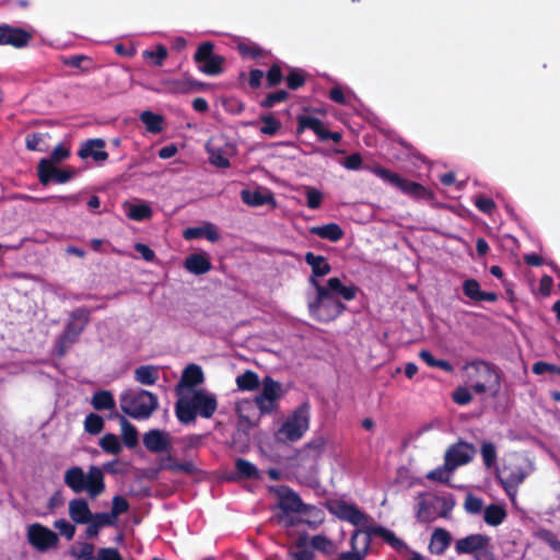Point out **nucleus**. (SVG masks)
Masks as SVG:
<instances>
[{"mask_svg": "<svg viewBox=\"0 0 560 560\" xmlns=\"http://www.w3.org/2000/svg\"><path fill=\"white\" fill-rule=\"evenodd\" d=\"M312 283L316 288L317 302L324 303L326 301L334 302L338 299L351 301L357 296L359 288L354 284L345 285L337 277L329 278L326 285H322L317 280L312 279Z\"/></svg>", "mask_w": 560, "mask_h": 560, "instance_id": "1a4fd4ad", "label": "nucleus"}, {"mask_svg": "<svg viewBox=\"0 0 560 560\" xmlns=\"http://www.w3.org/2000/svg\"><path fill=\"white\" fill-rule=\"evenodd\" d=\"M91 404L96 410H109L115 407L114 397L108 390L96 392L92 397Z\"/></svg>", "mask_w": 560, "mask_h": 560, "instance_id": "ea45409f", "label": "nucleus"}, {"mask_svg": "<svg viewBox=\"0 0 560 560\" xmlns=\"http://www.w3.org/2000/svg\"><path fill=\"white\" fill-rule=\"evenodd\" d=\"M235 382L238 389L246 392H253L261 385L258 375L253 371H246L240 374Z\"/></svg>", "mask_w": 560, "mask_h": 560, "instance_id": "e433bc0d", "label": "nucleus"}, {"mask_svg": "<svg viewBox=\"0 0 560 560\" xmlns=\"http://www.w3.org/2000/svg\"><path fill=\"white\" fill-rule=\"evenodd\" d=\"M278 506L280 514L279 522L285 526L302 520V516L310 514L316 521H320V512L314 506L304 505L295 493L288 488L281 487L277 490Z\"/></svg>", "mask_w": 560, "mask_h": 560, "instance_id": "7ed1b4c3", "label": "nucleus"}, {"mask_svg": "<svg viewBox=\"0 0 560 560\" xmlns=\"http://www.w3.org/2000/svg\"><path fill=\"white\" fill-rule=\"evenodd\" d=\"M310 408L302 405L288 415L275 433L279 443L288 444L301 440L310 428Z\"/></svg>", "mask_w": 560, "mask_h": 560, "instance_id": "423d86ee", "label": "nucleus"}, {"mask_svg": "<svg viewBox=\"0 0 560 560\" xmlns=\"http://www.w3.org/2000/svg\"><path fill=\"white\" fill-rule=\"evenodd\" d=\"M159 375L160 369L155 365H140L133 372L135 381L145 386L154 385Z\"/></svg>", "mask_w": 560, "mask_h": 560, "instance_id": "7c9ffc66", "label": "nucleus"}, {"mask_svg": "<svg viewBox=\"0 0 560 560\" xmlns=\"http://www.w3.org/2000/svg\"><path fill=\"white\" fill-rule=\"evenodd\" d=\"M256 408L257 406L255 400L252 401L244 399L236 404V412L240 417V420L248 428L255 427L259 422V416L257 415Z\"/></svg>", "mask_w": 560, "mask_h": 560, "instance_id": "a878e982", "label": "nucleus"}, {"mask_svg": "<svg viewBox=\"0 0 560 560\" xmlns=\"http://www.w3.org/2000/svg\"><path fill=\"white\" fill-rule=\"evenodd\" d=\"M100 445L105 452L110 454H118L122 448L119 439L114 434H105L100 440Z\"/></svg>", "mask_w": 560, "mask_h": 560, "instance_id": "3c124183", "label": "nucleus"}, {"mask_svg": "<svg viewBox=\"0 0 560 560\" xmlns=\"http://www.w3.org/2000/svg\"><path fill=\"white\" fill-rule=\"evenodd\" d=\"M242 201L250 207H261L269 205L271 209L277 208L275 195L270 190H249L244 189L241 192Z\"/></svg>", "mask_w": 560, "mask_h": 560, "instance_id": "aec40b11", "label": "nucleus"}, {"mask_svg": "<svg viewBox=\"0 0 560 560\" xmlns=\"http://www.w3.org/2000/svg\"><path fill=\"white\" fill-rule=\"evenodd\" d=\"M481 456L488 468L493 467L497 463V451L494 445L490 442H483L481 445Z\"/></svg>", "mask_w": 560, "mask_h": 560, "instance_id": "052dcab7", "label": "nucleus"}, {"mask_svg": "<svg viewBox=\"0 0 560 560\" xmlns=\"http://www.w3.org/2000/svg\"><path fill=\"white\" fill-rule=\"evenodd\" d=\"M489 538L482 534H472L455 542L457 553H471L487 547Z\"/></svg>", "mask_w": 560, "mask_h": 560, "instance_id": "5701e85b", "label": "nucleus"}, {"mask_svg": "<svg viewBox=\"0 0 560 560\" xmlns=\"http://www.w3.org/2000/svg\"><path fill=\"white\" fill-rule=\"evenodd\" d=\"M311 233L330 242H338L343 236V231L337 223L313 226Z\"/></svg>", "mask_w": 560, "mask_h": 560, "instance_id": "2f4dec72", "label": "nucleus"}, {"mask_svg": "<svg viewBox=\"0 0 560 560\" xmlns=\"http://www.w3.org/2000/svg\"><path fill=\"white\" fill-rule=\"evenodd\" d=\"M54 526L68 539H72L75 534V527L63 518L57 520Z\"/></svg>", "mask_w": 560, "mask_h": 560, "instance_id": "774afa93", "label": "nucleus"}, {"mask_svg": "<svg viewBox=\"0 0 560 560\" xmlns=\"http://www.w3.org/2000/svg\"><path fill=\"white\" fill-rule=\"evenodd\" d=\"M474 205L480 212L486 214H491L497 207L494 200L486 196H477Z\"/></svg>", "mask_w": 560, "mask_h": 560, "instance_id": "680f3d73", "label": "nucleus"}, {"mask_svg": "<svg viewBox=\"0 0 560 560\" xmlns=\"http://www.w3.org/2000/svg\"><path fill=\"white\" fill-rule=\"evenodd\" d=\"M284 395L281 383L271 377L261 381L260 389L255 396V404L260 415H269L278 410L279 401Z\"/></svg>", "mask_w": 560, "mask_h": 560, "instance_id": "6e6552de", "label": "nucleus"}, {"mask_svg": "<svg viewBox=\"0 0 560 560\" xmlns=\"http://www.w3.org/2000/svg\"><path fill=\"white\" fill-rule=\"evenodd\" d=\"M289 98V93L285 90H278L268 93L266 97L259 103L264 108H272L276 104L282 103Z\"/></svg>", "mask_w": 560, "mask_h": 560, "instance_id": "603ef678", "label": "nucleus"}, {"mask_svg": "<svg viewBox=\"0 0 560 560\" xmlns=\"http://www.w3.org/2000/svg\"><path fill=\"white\" fill-rule=\"evenodd\" d=\"M327 509L336 517L347 521L358 527V530H362V528H366L369 525V517L354 504L345 500H330L327 502Z\"/></svg>", "mask_w": 560, "mask_h": 560, "instance_id": "9b49d317", "label": "nucleus"}, {"mask_svg": "<svg viewBox=\"0 0 560 560\" xmlns=\"http://www.w3.org/2000/svg\"><path fill=\"white\" fill-rule=\"evenodd\" d=\"M361 532L355 530L351 538L352 544V552L343 553L338 560H362V558L365 556L364 549L359 548V539H360Z\"/></svg>", "mask_w": 560, "mask_h": 560, "instance_id": "864d4df0", "label": "nucleus"}, {"mask_svg": "<svg viewBox=\"0 0 560 560\" xmlns=\"http://www.w3.org/2000/svg\"><path fill=\"white\" fill-rule=\"evenodd\" d=\"M105 145L106 142L101 138L89 139L81 144L78 154L81 159L92 158L95 162H105L108 159Z\"/></svg>", "mask_w": 560, "mask_h": 560, "instance_id": "6ab92c4d", "label": "nucleus"}, {"mask_svg": "<svg viewBox=\"0 0 560 560\" xmlns=\"http://www.w3.org/2000/svg\"><path fill=\"white\" fill-rule=\"evenodd\" d=\"M215 409V396L203 388L186 390L184 396H178L176 404V415L182 422H190L197 415L210 418Z\"/></svg>", "mask_w": 560, "mask_h": 560, "instance_id": "f257e3e1", "label": "nucleus"}, {"mask_svg": "<svg viewBox=\"0 0 560 560\" xmlns=\"http://www.w3.org/2000/svg\"><path fill=\"white\" fill-rule=\"evenodd\" d=\"M140 120L145 125L149 132L159 133L163 129V117L151 110H144L140 114Z\"/></svg>", "mask_w": 560, "mask_h": 560, "instance_id": "58836bf2", "label": "nucleus"}, {"mask_svg": "<svg viewBox=\"0 0 560 560\" xmlns=\"http://www.w3.org/2000/svg\"><path fill=\"white\" fill-rule=\"evenodd\" d=\"M533 372L537 375H548L550 380H555L556 376H560V366L539 361L533 365Z\"/></svg>", "mask_w": 560, "mask_h": 560, "instance_id": "8fccbe9b", "label": "nucleus"}, {"mask_svg": "<svg viewBox=\"0 0 560 560\" xmlns=\"http://www.w3.org/2000/svg\"><path fill=\"white\" fill-rule=\"evenodd\" d=\"M85 326L84 317H72L68 324L65 338L69 341H73L74 338L83 330Z\"/></svg>", "mask_w": 560, "mask_h": 560, "instance_id": "bf43d9fd", "label": "nucleus"}, {"mask_svg": "<svg viewBox=\"0 0 560 560\" xmlns=\"http://www.w3.org/2000/svg\"><path fill=\"white\" fill-rule=\"evenodd\" d=\"M163 85L165 90L172 94H188L203 91L208 88L207 83L198 81L187 73L180 79H166L163 81Z\"/></svg>", "mask_w": 560, "mask_h": 560, "instance_id": "4468645a", "label": "nucleus"}, {"mask_svg": "<svg viewBox=\"0 0 560 560\" xmlns=\"http://www.w3.org/2000/svg\"><path fill=\"white\" fill-rule=\"evenodd\" d=\"M466 376L468 384L477 394L486 390L497 393L499 390L500 376L499 373L487 363H474L467 365Z\"/></svg>", "mask_w": 560, "mask_h": 560, "instance_id": "0eeeda50", "label": "nucleus"}, {"mask_svg": "<svg viewBox=\"0 0 560 560\" xmlns=\"http://www.w3.org/2000/svg\"><path fill=\"white\" fill-rule=\"evenodd\" d=\"M120 425L125 444L129 447L135 446L138 441V432L136 428L124 418L120 420Z\"/></svg>", "mask_w": 560, "mask_h": 560, "instance_id": "49530a36", "label": "nucleus"}, {"mask_svg": "<svg viewBox=\"0 0 560 560\" xmlns=\"http://www.w3.org/2000/svg\"><path fill=\"white\" fill-rule=\"evenodd\" d=\"M475 454L476 451L471 445L457 443L447 448L444 459L455 470L457 467L468 464Z\"/></svg>", "mask_w": 560, "mask_h": 560, "instance_id": "2eb2a0df", "label": "nucleus"}, {"mask_svg": "<svg viewBox=\"0 0 560 560\" xmlns=\"http://www.w3.org/2000/svg\"><path fill=\"white\" fill-rule=\"evenodd\" d=\"M163 468L172 472L192 474L196 471V466L192 462H177L172 457L165 459Z\"/></svg>", "mask_w": 560, "mask_h": 560, "instance_id": "37998d69", "label": "nucleus"}, {"mask_svg": "<svg viewBox=\"0 0 560 560\" xmlns=\"http://www.w3.org/2000/svg\"><path fill=\"white\" fill-rule=\"evenodd\" d=\"M305 129L312 130L317 136V138L319 140L325 130V126H324L323 121L316 117L308 116V115H299L296 132L301 133Z\"/></svg>", "mask_w": 560, "mask_h": 560, "instance_id": "473e14b6", "label": "nucleus"}, {"mask_svg": "<svg viewBox=\"0 0 560 560\" xmlns=\"http://www.w3.org/2000/svg\"><path fill=\"white\" fill-rule=\"evenodd\" d=\"M219 142H221V139L215 138H212L207 142L206 149L209 153V162L219 168H228L230 166L228 152Z\"/></svg>", "mask_w": 560, "mask_h": 560, "instance_id": "b1692460", "label": "nucleus"}, {"mask_svg": "<svg viewBox=\"0 0 560 560\" xmlns=\"http://www.w3.org/2000/svg\"><path fill=\"white\" fill-rule=\"evenodd\" d=\"M121 410L135 419H147L158 408V397L148 390L127 388L119 396Z\"/></svg>", "mask_w": 560, "mask_h": 560, "instance_id": "39448f33", "label": "nucleus"}, {"mask_svg": "<svg viewBox=\"0 0 560 560\" xmlns=\"http://www.w3.org/2000/svg\"><path fill=\"white\" fill-rule=\"evenodd\" d=\"M372 173L380 177L383 182L387 183L388 185L397 189H399L400 185L402 184L401 182L404 177L400 174L393 172L381 165L372 167Z\"/></svg>", "mask_w": 560, "mask_h": 560, "instance_id": "4c0bfd02", "label": "nucleus"}, {"mask_svg": "<svg viewBox=\"0 0 560 560\" xmlns=\"http://www.w3.org/2000/svg\"><path fill=\"white\" fill-rule=\"evenodd\" d=\"M306 82V74L302 69H291L287 75V85L290 90H299Z\"/></svg>", "mask_w": 560, "mask_h": 560, "instance_id": "09e8293b", "label": "nucleus"}, {"mask_svg": "<svg viewBox=\"0 0 560 560\" xmlns=\"http://www.w3.org/2000/svg\"><path fill=\"white\" fill-rule=\"evenodd\" d=\"M261 127L259 131L266 136H275L281 129L282 124L272 114H265L260 116Z\"/></svg>", "mask_w": 560, "mask_h": 560, "instance_id": "79ce46f5", "label": "nucleus"}, {"mask_svg": "<svg viewBox=\"0 0 560 560\" xmlns=\"http://www.w3.org/2000/svg\"><path fill=\"white\" fill-rule=\"evenodd\" d=\"M361 535L360 538H362V548L364 549V553H366V548L369 540L372 536H380L382 537L387 544H389L393 548L400 550L404 548V542L395 536V534L381 526H368L365 530H360Z\"/></svg>", "mask_w": 560, "mask_h": 560, "instance_id": "dca6fc26", "label": "nucleus"}, {"mask_svg": "<svg viewBox=\"0 0 560 560\" xmlns=\"http://www.w3.org/2000/svg\"><path fill=\"white\" fill-rule=\"evenodd\" d=\"M203 382V372L200 366L188 365L184 372L182 380L177 386V396H184L186 390H198L197 385Z\"/></svg>", "mask_w": 560, "mask_h": 560, "instance_id": "a211bd4d", "label": "nucleus"}, {"mask_svg": "<svg viewBox=\"0 0 560 560\" xmlns=\"http://www.w3.org/2000/svg\"><path fill=\"white\" fill-rule=\"evenodd\" d=\"M464 294L474 302H495L498 294L494 292H485L475 279H467L463 283Z\"/></svg>", "mask_w": 560, "mask_h": 560, "instance_id": "393cba45", "label": "nucleus"}, {"mask_svg": "<svg viewBox=\"0 0 560 560\" xmlns=\"http://www.w3.org/2000/svg\"><path fill=\"white\" fill-rule=\"evenodd\" d=\"M63 480L73 492H86L90 498L105 491L104 472L97 466H91L86 474L81 467H71L66 470Z\"/></svg>", "mask_w": 560, "mask_h": 560, "instance_id": "f03ea898", "label": "nucleus"}, {"mask_svg": "<svg viewBox=\"0 0 560 560\" xmlns=\"http://www.w3.org/2000/svg\"><path fill=\"white\" fill-rule=\"evenodd\" d=\"M311 545L313 548L325 553H332L336 550L334 544L324 536H314L311 540Z\"/></svg>", "mask_w": 560, "mask_h": 560, "instance_id": "e2e57ef3", "label": "nucleus"}, {"mask_svg": "<svg viewBox=\"0 0 560 560\" xmlns=\"http://www.w3.org/2000/svg\"><path fill=\"white\" fill-rule=\"evenodd\" d=\"M213 50L214 44L212 42H203L194 54V61L198 63V70L211 77L221 74L225 62V58L221 55H214Z\"/></svg>", "mask_w": 560, "mask_h": 560, "instance_id": "9d476101", "label": "nucleus"}, {"mask_svg": "<svg viewBox=\"0 0 560 560\" xmlns=\"http://www.w3.org/2000/svg\"><path fill=\"white\" fill-rule=\"evenodd\" d=\"M471 390L474 389L470 386H460L456 388L453 393L454 401L459 405H466L470 402L472 399Z\"/></svg>", "mask_w": 560, "mask_h": 560, "instance_id": "0e129e2a", "label": "nucleus"}, {"mask_svg": "<svg viewBox=\"0 0 560 560\" xmlns=\"http://www.w3.org/2000/svg\"><path fill=\"white\" fill-rule=\"evenodd\" d=\"M451 536L444 529H436L431 538L430 548L435 553H442L450 545Z\"/></svg>", "mask_w": 560, "mask_h": 560, "instance_id": "a19ab883", "label": "nucleus"}, {"mask_svg": "<svg viewBox=\"0 0 560 560\" xmlns=\"http://www.w3.org/2000/svg\"><path fill=\"white\" fill-rule=\"evenodd\" d=\"M143 58L153 61L154 66L161 67L167 57V49L163 45H158L155 50H144Z\"/></svg>", "mask_w": 560, "mask_h": 560, "instance_id": "6e6d98bb", "label": "nucleus"}, {"mask_svg": "<svg viewBox=\"0 0 560 560\" xmlns=\"http://www.w3.org/2000/svg\"><path fill=\"white\" fill-rule=\"evenodd\" d=\"M283 80L282 68L279 62L271 65L266 73V86L272 89L278 86Z\"/></svg>", "mask_w": 560, "mask_h": 560, "instance_id": "a18cd8bd", "label": "nucleus"}, {"mask_svg": "<svg viewBox=\"0 0 560 560\" xmlns=\"http://www.w3.org/2000/svg\"><path fill=\"white\" fill-rule=\"evenodd\" d=\"M464 508L466 512L470 514H478L482 511L483 502L481 499L474 497L472 494H468L466 497Z\"/></svg>", "mask_w": 560, "mask_h": 560, "instance_id": "338daca9", "label": "nucleus"}, {"mask_svg": "<svg viewBox=\"0 0 560 560\" xmlns=\"http://www.w3.org/2000/svg\"><path fill=\"white\" fill-rule=\"evenodd\" d=\"M183 236L187 241L205 237L212 243L219 241L220 238L217 228L210 222H206L201 226L187 228L184 231Z\"/></svg>", "mask_w": 560, "mask_h": 560, "instance_id": "bb28decb", "label": "nucleus"}, {"mask_svg": "<svg viewBox=\"0 0 560 560\" xmlns=\"http://www.w3.org/2000/svg\"><path fill=\"white\" fill-rule=\"evenodd\" d=\"M32 39V34L24 28L4 24L0 33V45H10L15 48L25 47Z\"/></svg>", "mask_w": 560, "mask_h": 560, "instance_id": "f3484780", "label": "nucleus"}, {"mask_svg": "<svg viewBox=\"0 0 560 560\" xmlns=\"http://www.w3.org/2000/svg\"><path fill=\"white\" fill-rule=\"evenodd\" d=\"M152 209L148 205H132L128 211V217L135 221H143L151 218Z\"/></svg>", "mask_w": 560, "mask_h": 560, "instance_id": "13d9d810", "label": "nucleus"}, {"mask_svg": "<svg viewBox=\"0 0 560 560\" xmlns=\"http://www.w3.org/2000/svg\"><path fill=\"white\" fill-rule=\"evenodd\" d=\"M184 268L192 275L200 276L209 272L212 265L206 253H194L185 258Z\"/></svg>", "mask_w": 560, "mask_h": 560, "instance_id": "4be33fe9", "label": "nucleus"}, {"mask_svg": "<svg viewBox=\"0 0 560 560\" xmlns=\"http://www.w3.org/2000/svg\"><path fill=\"white\" fill-rule=\"evenodd\" d=\"M506 517V511L503 505L491 504L483 510V520L490 526L500 525Z\"/></svg>", "mask_w": 560, "mask_h": 560, "instance_id": "f704fd0d", "label": "nucleus"}, {"mask_svg": "<svg viewBox=\"0 0 560 560\" xmlns=\"http://www.w3.org/2000/svg\"><path fill=\"white\" fill-rule=\"evenodd\" d=\"M26 538L28 544L37 551L45 552L57 547L58 535L39 523L27 526Z\"/></svg>", "mask_w": 560, "mask_h": 560, "instance_id": "f8f14e48", "label": "nucleus"}, {"mask_svg": "<svg viewBox=\"0 0 560 560\" xmlns=\"http://www.w3.org/2000/svg\"><path fill=\"white\" fill-rule=\"evenodd\" d=\"M75 172L72 170L57 168L51 161L44 158L37 164V176L42 185L47 186L50 183L65 184L73 178Z\"/></svg>", "mask_w": 560, "mask_h": 560, "instance_id": "ddd939ff", "label": "nucleus"}, {"mask_svg": "<svg viewBox=\"0 0 560 560\" xmlns=\"http://www.w3.org/2000/svg\"><path fill=\"white\" fill-rule=\"evenodd\" d=\"M454 469L447 465V462L444 460V465L438 467L428 472L427 477L431 480L447 482L453 474Z\"/></svg>", "mask_w": 560, "mask_h": 560, "instance_id": "5fc2aeb1", "label": "nucleus"}, {"mask_svg": "<svg viewBox=\"0 0 560 560\" xmlns=\"http://www.w3.org/2000/svg\"><path fill=\"white\" fill-rule=\"evenodd\" d=\"M401 183L399 190L404 195L415 200L432 201L434 199V192L422 184L409 180L405 177Z\"/></svg>", "mask_w": 560, "mask_h": 560, "instance_id": "412c9836", "label": "nucleus"}, {"mask_svg": "<svg viewBox=\"0 0 560 560\" xmlns=\"http://www.w3.org/2000/svg\"><path fill=\"white\" fill-rule=\"evenodd\" d=\"M305 262L312 268V277L310 279L311 282L312 279L316 280V277H324L331 270L330 265L324 256L315 255L312 252H307L305 254Z\"/></svg>", "mask_w": 560, "mask_h": 560, "instance_id": "c756f323", "label": "nucleus"}, {"mask_svg": "<svg viewBox=\"0 0 560 560\" xmlns=\"http://www.w3.org/2000/svg\"><path fill=\"white\" fill-rule=\"evenodd\" d=\"M104 420L96 413H90L84 420V429L91 434H97L103 430Z\"/></svg>", "mask_w": 560, "mask_h": 560, "instance_id": "4d7b16f0", "label": "nucleus"}, {"mask_svg": "<svg viewBox=\"0 0 560 560\" xmlns=\"http://www.w3.org/2000/svg\"><path fill=\"white\" fill-rule=\"evenodd\" d=\"M69 515L78 524H86L92 521L89 504L83 499H73L69 502Z\"/></svg>", "mask_w": 560, "mask_h": 560, "instance_id": "cd10ccee", "label": "nucleus"}, {"mask_svg": "<svg viewBox=\"0 0 560 560\" xmlns=\"http://www.w3.org/2000/svg\"><path fill=\"white\" fill-rule=\"evenodd\" d=\"M534 470L533 459L527 454H509L504 459L503 472L505 477L501 482L512 501L515 500L516 490L525 478Z\"/></svg>", "mask_w": 560, "mask_h": 560, "instance_id": "20e7f679", "label": "nucleus"}, {"mask_svg": "<svg viewBox=\"0 0 560 560\" xmlns=\"http://www.w3.org/2000/svg\"><path fill=\"white\" fill-rule=\"evenodd\" d=\"M235 467H236V472L240 478H246V479L259 478L258 469L250 462H247L245 459H237Z\"/></svg>", "mask_w": 560, "mask_h": 560, "instance_id": "c03bdc74", "label": "nucleus"}, {"mask_svg": "<svg viewBox=\"0 0 560 560\" xmlns=\"http://www.w3.org/2000/svg\"><path fill=\"white\" fill-rule=\"evenodd\" d=\"M144 446L151 452H162L168 447V435L160 430H151L143 436Z\"/></svg>", "mask_w": 560, "mask_h": 560, "instance_id": "c85d7f7f", "label": "nucleus"}, {"mask_svg": "<svg viewBox=\"0 0 560 560\" xmlns=\"http://www.w3.org/2000/svg\"><path fill=\"white\" fill-rule=\"evenodd\" d=\"M49 138L47 132H31L25 137V147L30 151L45 152L48 149L46 139Z\"/></svg>", "mask_w": 560, "mask_h": 560, "instance_id": "c9c22d12", "label": "nucleus"}, {"mask_svg": "<svg viewBox=\"0 0 560 560\" xmlns=\"http://www.w3.org/2000/svg\"><path fill=\"white\" fill-rule=\"evenodd\" d=\"M323 201V194L313 187H306V205L310 209H317Z\"/></svg>", "mask_w": 560, "mask_h": 560, "instance_id": "69168bd1", "label": "nucleus"}, {"mask_svg": "<svg viewBox=\"0 0 560 560\" xmlns=\"http://www.w3.org/2000/svg\"><path fill=\"white\" fill-rule=\"evenodd\" d=\"M237 50L241 56L243 57H250L253 59H259L265 57L266 51L258 46L257 44H246V43H240L237 45Z\"/></svg>", "mask_w": 560, "mask_h": 560, "instance_id": "de8ad7c7", "label": "nucleus"}, {"mask_svg": "<svg viewBox=\"0 0 560 560\" xmlns=\"http://www.w3.org/2000/svg\"><path fill=\"white\" fill-rule=\"evenodd\" d=\"M305 129L312 130L317 136V138L319 140L325 130V126H324L323 121L316 117L308 116V115H299L296 132L301 133Z\"/></svg>", "mask_w": 560, "mask_h": 560, "instance_id": "72a5a7b5", "label": "nucleus"}]
</instances>
